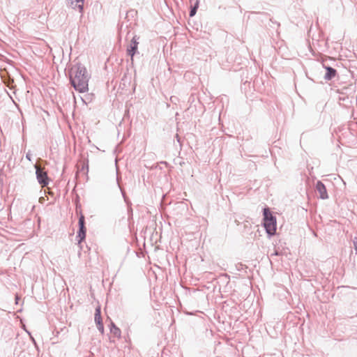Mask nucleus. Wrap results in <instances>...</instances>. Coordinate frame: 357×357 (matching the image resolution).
<instances>
[{
  "mask_svg": "<svg viewBox=\"0 0 357 357\" xmlns=\"http://www.w3.org/2000/svg\"><path fill=\"white\" fill-rule=\"evenodd\" d=\"M70 82L79 93L86 92L89 89V75L86 68L80 65L74 66L70 71Z\"/></svg>",
  "mask_w": 357,
  "mask_h": 357,
  "instance_id": "nucleus-1",
  "label": "nucleus"
},
{
  "mask_svg": "<svg viewBox=\"0 0 357 357\" xmlns=\"http://www.w3.org/2000/svg\"><path fill=\"white\" fill-rule=\"evenodd\" d=\"M264 225L266 232L273 235L276 231V220L268 208L264 209Z\"/></svg>",
  "mask_w": 357,
  "mask_h": 357,
  "instance_id": "nucleus-2",
  "label": "nucleus"
},
{
  "mask_svg": "<svg viewBox=\"0 0 357 357\" xmlns=\"http://www.w3.org/2000/svg\"><path fill=\"white\" fill-rule=\"evenodd\" d=\"M36 169V176L38 182L42 185L43 187L46 186L49 183V179L46 172L43 171V169L40 165H35Z\"/></svg>",
  "mask_w": 357,
  "mask_h": 357,
  "instance_id": "nucleus-3",
  "label": "nucleus"
},
{
  "mask_svg": "<svg viewBox=\"0 0 357 357\" xmlns=\"http://www.w3.org/2000/svg\"><path fill=\"white\" fill-rule=\"evenodd\" d=\"M94 320L96 324L98 331L102 334L104 333V326L102 320L101 312L100 307L96 309Z\"/></svg>",
  "mask_w": 357,
  "mask_h": 357,
  "instance_id": "nucleus-4",
  "label": "nucleus"
},
{
  "mask_svg": "<svg viewBox=\"0 0 357 357\" xmlns=\"http://www.w3.org/2000/svg\"><path fill=\"white\" fill-rule=\"evenodd\" d=\"M316 189L319 192L321 199H325L328 197L326 188L321 181H318L317 183Z\"/></svg>",
  "mask_w": 357,
  "mask_h": 357,
  "instance_id": "nucleus-5",
  "label": "nucleus"
},
{
  "mask_svg": "<svg viewBox=\"0 0 357 357\" xmlns=\"http://www.w3.org/2000/svg\"><path fill=\"white\" fill-rule=\"evenodd\" d=\"M138 43L137 42L135 38L134 37L132 40L130 47L128 48V53L131 56L132 59L134 54H135L137 50Z\"/></svg>",
  "mask_w": 357,
  "mask_h": 357,
  "instance_id": "nucleus-6",
  "label": "nucleus"
},
{
  "mask_svg": "<svg viewBox=\"0 0 357 357\" xmlns=\"http://www.w3.org/2000/svg\"><path fill=\"white\" fill-rule=\"evenodd\" d=\"M68 2L73 8H78L79 12L82 11L83 0H68Z\"/></svg>",
  "mask_w": 357,
  "mask_h": 357,
  "instance_id": "nucleus-7",
  "label": "nucleus"
},
{
  "mask_svg": "<svg viewBox=\"0 0 357 357\" xmlns=\"http://www.w3.org/2000/svg\"><path fill=\"white\" fill-rule=\"evenodd\" d=\"M110 333L113 337L117 339H119L121 337V330L118 327H116L114 324H112V326L110 328Z\"/></svg>",
  "mask_w": 357,
  "mask_h": 357,
  "instance_id": "nucleus-8",
  "label": "nucleus"
},
{
  "mask_svg": "<svg viewBox=\"0 0 357 357\" xmlns=\"http://www.w3.org/2000/svg\"><path fill=\"white\" fill-rule=\"evenodd\" d=\"M86 237V227H79V230L77 233V238H79L78 239V243H81V242L82 241L84 240Z\"/></svg>",
  "mask_w": 357,
  "mask_h": 357,
  "instance_id": "nucleus-9",
  "label": "nucleus"
},
{
  "mask_svg": "<svg viewBox=\"0 0 357 357\" xmlns=\"http://www.w3.org/2000/svg\"><path fill=\"white\" fill-rule=\"evenodd\" d=\"M327 73L326 75V78L327 79H331L336 75V70L331 67H326Z\"/></svg>",
  "mask_w": 357,
  "mask_h": 357,
  "instance_id": "nucleus-10",
  "label": "nucleus"
},
{
  "mask_svg": "<svg viewBox=\"0 0 357 357\" xmlns=\"http://www.w3.org/2000/svg\"><path fill=\"white\" fill-rule=\"evenodd\" d=\"M79 227H84V215L81 214L79 218Z\"/></svg>",
  "mask_w": 357,
  "mask_h": 357,
  "instance_id": "nucleus-11",
  "label": "nucleus"
},
{
  "mask_svg": "<svg viewBox=\"0 0 357 357\" xmlns=\"http://www.w3.org/2000/svg\"><path fill=\"white\" fill-rule=\"evenodd\" d=\"M196 10H197V7L195 6L191 10H190V16L192 17L195 15L196 13Z\"/></svg>",
  "mask_w": 357,
  "mask_h": 357,
  "instance_id": "nucleus-12",
  "label": "nucleus"
},
{
  "mask_svg": "<svg viewBox=\"0 0 357 357\" xmlns=\"http://www.w3.org/2000/svg\"><path fill=\"white\" fill-rule=\"evenodd\" d=\"M354 245H355L356 250H357V238H356V241L354 242Z\"/></svg>",
  "mask_w": 357,
  "mask_h": 357,
  "instance_id": "nucleus-13",
  "label": "nucleus"
}]
</instances>
